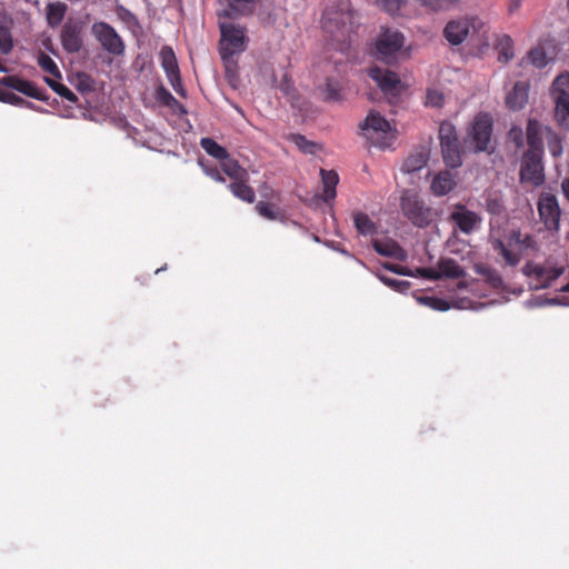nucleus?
<instances>
[{
	"label": "nucleus",
	"mask_w": 569,
	"mask_h": 569,
	"mask_svg": "<svg viewBox=\"0 0 569 569\" xmlns=\"http://www.w3.org/2000/svg\"><path fill=\"white\" fill-rule=\"evenodd\" d=\"M37 60L43 71L58 78L61 77L58 66L48 54L40 52Z\"/></svg>",
	"instance_id": "obj_37"
},
{
	"label": "nucleus",
	"mask_w": 569,
	"mask_h": 569,
	"mask_svg": "<svg viewBox=\"0 0 569 569\" xmlns=\"http://www.w3.org/2000/svg\"><path fill=\"white\" fill-rule=\"evenodd\" d=\"M551 98L555 104L557 123L569 130V73L559 74L551 86Z\"/></svg>",
	"instance_id": "obj_5"
},
{
	"label": "nucleus",
	"mask_w": 569,
	"mask_h": 569,
	"mask_svg": "<svg viewBox=\"0 0 569 569\" xmlns=\"http://www.w3.org/2000/svg\"><path fill=\"white\" fill-rule=\"evenodd\" d=\"M207 173L218 182H224V178L221 176L218 169H211Z\"/></svg>",
	"instance_id": "obj_57"
},
{
	"label": "nucleus",
	"mask_w": 569,
	"mask_h": 569,
	"mask_svg": "<svg viewBox=\"0 0 569 569\" xmlns=\"http://www.w3.org/2000/svg\"><path fill=\"white\" fill-rule=\"evenodd\" d=\"M322 27L332 46L340 52L349 56L358 46L360 22L350 0H338L335 7L327 9Z\"/></svg>",
	"instance_id": "obj_1"
},
{
	"label": "nucleus",
	"mask_w": 569,
	"mask_h": 569,
	"mask_svg": "<svg viewBox=\"0 0 569 569\" xmlns=\"http://www.w3.org/2000/svg\"><path fill=\"white\" fill-rule=\"evenodd\" d=\"M361 129L365 131L367 139L380 148L390 146L395 138L390 122L378 112L371 111Z\"/></svg>",
	"instance_id": "obj_6"
},
{
	"label": "nucleus",
	"mask_w": 569,
	"mask_h": 569,
	"mask_svg": "<svg viewBox=\"0 0 569 569\" xmlns=\"http://www.w3.org/2000/svg\"><path fill=\"white\" fill-rule=\"evenodd\" d=\"M200 146L208 154L218 160L228 158V151L211 138H202L200 140Z\"/></svg>",
	"instance_id": "obj_30"
},
{
	"label": "nucleus",
	"mask_w": 569,
	"mask_h": 569,
	"mask_svg": "<svg viewBox=\"0 0 569 569\" xmlns=\"http://www.w3.org/2000/svg\"><path fill=\"white\" fill-rule=\"evenodd\" d=\"M542 153L526 151L521 159L520 179L522 182L540 186L545 180Z\"/></svg>",
	"instance_id": "obj_10"
},
{
	"label": "nucleus",
	"mask_w": 569,
	"mask_h": 569,
	"mask_svg": "<svg viewBox=\"0 0 569 569\" xmlns=\"http://www.w3.org/2000/svg\"><path fill=\"white\" fill-rule=\"evenodd\" d=\"M419 301L437 311H447L450 308V303L443 300V298L421 297Z\"/></svg>",
	"instance_id": "obj_42"
},
{
	"label": "nucleus",
	"mask_w": 569,
	"mask_h": 569,
	"mask_svg": "<svg viewBox=\"0 0 569 569\" xmlns=\"http://www.w3.org/2000/svg\"><path fill=\"white\" fill-rule=\"evenodd\" d=\"M476 272L485 278V280L495 289L503 287V278L498 273L497 270L488 266H479L476 268Z\"/></svg>",
	"instance_id": "obj_31"
},
{
	"label": "nucleus",
	"mask_w": 569,
	"mask_h": 569,
	"mask_svg": "<svg viewBox=\"0 0 569 569\" xmlns=\"http://www.w3.org/2000/svg\"><path fill=\"white\" fill-rule=\"evenodd\" d=\"M405 43V37L398 30L386 29L377 37L375 57L385 62H391Z\"/></svg>",
	"instance_id": "obj_8"
},
{
	"label": "nucleus",
	"mask_w": 569,
	"mask_h": 569,
	"mask_svg": "<svg viewBox=\"0 0 569 569\" xmlns=\"http://www.w3.org/2000/svg\"><path fill=\"white\" fill-rule=\"evenodd\" d=\"M382 8L390 14H396L400 11L402 1L401 0H379Z\"/></svg>",
	"instance_id": "obj_49"
},
{
	"label": "nucleus",
	"mask_w": 569,
	"mask_h": 569,
	"mask_svg": "<svg viewBox=\"0 0 569 569\" xmlns=\"http://www.w3.org/2000/svg\"><path fill=\"white\" fill-rule=\"evenodd\" d=\"M456 186V181L450 171H440L435 176L431 182V191L436 196H445L450 192Z\"/></svg>",
	"instance_id": "obj_20"
},
{
	"label": "nucleus",
	"mask_w": 569,
	"mask_h": 569,
	"mask_svg": "<svg viewBox=\"0 0 569 569\" xmlns=\"http://www.w3.org/2000/svg\"><path fill=\"white\" fill-rule=\"evenodd\" d=\"M429 159V152L426 149H420L410 154L403 162L401 171L405 173H412L422 169Z\"/></svg>",
	"instance_id": "obj_21"
},
{
	"label": "nucleus",
	"mask_w": 569,
	"mask_h": 569,
	"mask_svg": "<svg viewBox=\"0 0 569 569\" xmlns=\"http://www.w3.org/2000/svg\"><path fill=\"white\" fill-rule=\"evenodd\" d=\"M403 213H421V208L418 207L416 196L410 192H403L401 196Z\"/></svg>",
	"instance_id": "obj_41"
},
{
	"label": "nucleus",
	"mask_w": 569,
	"mask_h": 569,
	"mask_svg": "<svg viewBox=\"0 0 569 569\" xmlns=\"http://www.w3.org/2000/svg\"><path fill=\"white\" fill-rule=\"evenodd\" d=\"M561 292H569V281L561 288Z\"/></svg>",
	"instance_id": "obj_60"
},
{
	"label": "nucleus",
	"mask_w": 569,
	"mask_h": 569,
	"mask_svg": "<svg viewBox=\"0 0 569 569\" xmlns=\"http://www.w3.org/2000/svg\"><path fill=\"white\" fill-rule=\"evenodd\" d=\"M527 60L536 68H543L547 64L546 53L540 48H535L530 50L528 52Z\"/></svg>",
	"instance_id": "obj_44"
},
{
	"label": "nucleus",
	"mask_w": 569,
	"mask_h": 569,
	"mask_svg": "<svg viewBox=\"0 0 569 569\" xmlns=\"http://www.w3.org/2000/svg\"><path fill=\"white\" fill-rule=\"evenodd\" d=\"M159 97L162 100V102L168 107H172L173 104L178 103L177 99L164 89L159 92Z\"/></svg>",
	"instance_id": "obj_53"
},
{
	"label": "nucleus",
	"mask_w": 569,
	"mask_h": 569,
	"mask_svg": "<svg viewBox=\"0 0 569 569\" xmlns=\"http://www.w3.org/2000/svg\"><path fill=\"white\" fill-rule=\"evenodd\" d=\"M492 123L488 116L476 118L469 132L476 152L488 151L491 139Z\"/></svg>",
	"instance_id": "obj_12"
},
{
	"label": "nucleus",
	"mask_w": 569,
	"mask_h": 569,
	"mask_svg": "<svg viewBox=\"0 0 569 569\" xmlns=\"http://www.w3.org/2000/svg\"><path fill=\"white\" fill-rule=\"evenodd\" d=\"M91 31L107 52L113 56H122L124 53V42L112 26L103 21L94 22Z\"/></svg>",
	"instance_id": "obj_9"
},
{
	"label": "nucleus",
	"mask_w": 569,
	"mask_h": 569,
	"mask_svg": "<svg viewBox=\"0 0 569 569\" xmlns=\"http://www.w3.org/2000/svg\"><path fill=\"white\" fill-rule=\"evenodd\" d=\"M161 64L167 73V78L173 90L179 94H184L177 59L170 47H163L160 51Z\"/></svg>",
	"instance_id": "obj_13"
},
{
	"label": "nucleus",
	"mask_w": 569,
	"mask_h": 569,
	"mask_svg": "<svg viewBox=\"0 0 569 569\" xmlns=\"http://www.w3.org/2000/svg\"><path fill=\"white\" fill-rule=\"evenodd\" d=\"M451 218L455 220L456 226L465 233H470L481 226L480 216H451Z\"/></svg>",
	"instance_id": "obj_28"
},
{
	"label": "nucleus",
	"mask_w": 569,
	"mask_h": 569,
	"mask_svg": "<svg viewBox=\"0 0 569 569\" xmlns=\"http://www.w3.org/2000/svg\"><path fill=\"white\" fill-rule=\"evenodd\" d=\"M379 279L389 288L398 291V292H406L410 289V282L407 280H398L390 278L388 276H379Z\"/></svg>",
	"instance_id": "obj_43"
},
{
	"label": "nucleus",
	"mask_w": 569,
	"mask_h": 569,
	"mask_svg": "<svg viewBox=\"0 0 569 569\" xmlns=\"http://www.w3.org/2000/svg\"><path fill=\"white\" fill-rule=\"evenodd\" d=\"M355 227L362 236H373L378 232L377 224L369 219V216H353Z\"/></svg>",
	"instance_id": "obj_34"
},
{
	"label": "nucleus",
	"mask_w": 569,
	"mask_h": 569,
	"mask_svg": "<svg viewBox=\"0 0 569 569\" xmlns=\"http://www.w3.org/2000/svg\"><path fill=\"white\" fill-rule=\"evenodd\" d=\"M61 44L69 53L79 52L82 48V27L78 22H66L61 29Z\"/></svg>",
	"instance_id": "obj_15"
},
{
	"label": "nucleus",
	"mask_w": 569,
	"mask_h": 569,
	"mask_svg": "<svg viewBox=\"0 0 569 569\" xmlns=\"http://www.w3.org/2000/svg\"><path fill=\"white\" fill-rule=\"evenodd\" d=\"M257 209L259 210V213H263V214H267V213H273L267 203L260 201L257 206Z\"/></svg>",
	"instance_id": "obj_58"
},
{
	"label": "nucleus",
	"mask_w": 569,
	"mask_h": 569,
	"mask_svg": "<svg viewBox=\"0 0 569 569\" xmlns=\"http://www.w3.org/2000/svg\"><path fill=\"white\" fill-rule=\"evenodd\" d=\"M0 99L9 103H17L22 101V99L16 96L14 93H3Z\"/></svg>",
	"instance_id": "obj_56"
},
{
	"label": "nucleus",
	"mask_w": 569,
	"mask_h": 569,
	"mask_svg": "<svg viewBox=\"0 0 569 569\" xmlns=\"http://www.w3.org/2000/svg\"><path fill=\"white\" fill-rule=\"evenodd\" d=\"M221 57H236L247 50L249 37L244 26L229 19H219Z\"/></svg>",
	"instance_id": "obj_3"
},
{
	"label": "nucleus",
	"mask_w": 569,
	"mask_h": 569,
	"mask_svg": "<svg viewBox=\"0 0 569 569\" xmlns=\"http://www.w3.org/2000/svg\"><path fill=\"white\" fill-rule=\"evenodd\" d=\"M481 27L482 22L477 17H461L446 24L443 37L451 46H459Z\"/></svg>",
	"instance_id": "obj_7"
},
{
	"label": "nucleus",
	"mask_w": 569,
	"mask_h": 569,
	"mask_svg": "<svg viewBox=\"0 0 569 569\" xmlns=\"http://www.w3.org/2000/svg\"><path fill=\"white\" fill-rule=\"evenodd\" d=\"M437 271L438 274H440V278L446 277L451 279H458L465 277V270L452 258H441L438 261Z\"/></svg>",
	"instance_id": "obj_22"
},
{
	"label": "nucleus",
	"mask_w": 569,
	"mask_h": 569,
	"mask_svg": "<svg viewBox=\"0 0 569 569\" xmlns=\"http://www.w3.org/2000/svg\"><path fill=\"white\" fill-rule=\"evenodd\" d=\"M289 140L305 153L315 154L320 149L317 143L298 133L290 134Z\"/></svg>",
	"instance_id": "obj_35"
},
{
	"label": "nucleus",
	"mask_w": 569,
	"mask_h": 569,
	"mask_svg": "<svg viewBox=\"0 0 569 569\" xmlns=\"http://www.w3.org/2000/svg\"><path fill=\"white\" fill-rule=\"evenodd\" d=\"M224 66V73L228 82L237 88L239 83L238 62L234 57H221Z\"/></svg>",
	"instance_id": "obj_33"
},
{
	"label": "nucleus",
	"mask_w": 569,
	"mask_h": 569,
	"mask_svg": "<svg viewBox=\"0 0 569 569\" xmlns=\"http://www.w3.org/2000/svg\"><path fill=\"white\" fill-rule=\"evenodd\" d=\"M13 48V41L10 28L8 26H0V51L3 54L10 53Z\"/></svg>",
	"instance_id": "obj_40"
},
{
	"label": "nucleus",
	"mask_w": 569,
	"mask_h": 569,
	"mask_svg": "<svg viewBox=\"0 0 569 569\" xmlns=\"http://www.w3.org/2000/svg\"><path fill=\"white\" fill-rule=\"evenodd\" d=\"M549 127L540 123L538 120L530 119L526 128L528 152L542 153L545 151L543 141L547 139Z\"/></svg>",
	"instance_id": "obj_14"
},
{
	"label": "nucleus",
	"mask_w": 569,
	"mask_h": 569,
	"mask_svg": "<svg viewBox=\"0 0 569 569\" xmlns=\"http://www.w3.org/2000/svg\"><path fill=\"white\" fill-rule=\"evenodd\" d=\"M510 139L516 143L518 148L523 146L522 130L518 127H513L509 131Z\"/></svg>",
	"instance_id": "obj_52"
},
{
	"label": "nucleus",
	"mask_w": 569,
	"mask_h": 569,
	"mask_svg": "<svg viewBox=\"0 0 569 569\" xmlns=\"http://www.w3.org/2000/svg\"><path fill=\"white\" fill-rule=\"evenodd\" d=\"M383 268L395 274L406 276V277H415L413 271L407 267L400 264H393L391 262H385Z\"/></svg>",
	"instance_id": "obj_47"
},
{
	"label": "nucleus",
	"mask_w": 569,
	"mask_h": 569,
	"mask_svg": "<svg viewBox=\"0 0 569 569\" xmlns=\"http://www.w3.org/2000/svg\"><path fill=\"white\" fill-rule=\"evenodd\" d=\"M440 146L443 161L448 167L458 168L462 164L458 142L441 143Z\"/></svg>",
	"instance_id": "obj_24"
},
{
	"label": "nucleus",
	"mask_w": 569,
	"mask_h": 569,
	"mask_svg": "<svg viewBox=\"0 0 569 569\" xmlns=\"http://www.w3.org/2000/svg\"><path fill=\"white\" fill-rule=\"evenodd\" d=\"M523 0H509L508 12L510 14L516 13L521 7Z\"/></svg>",
	"instance_id": "obj_55"
},
{
	"label": "nucleus",
	"mask_w": 569,
	"mask_h": 569,
	"mask_svg": "<svg viewBox=\"0 0 569 569\" xmlns=\"http://www.w3.org/2000/svg\"><path fill=\"white\" fill-rule=\"evenodd\" d=\"M540 218H543V223L547 228H559L560 216H540Z\"/></svg>",
	"instance_id": "obj_54"
},
{
	"label": "nucleus",
	"mask_w": 569,
	"mask_h": 569,
	"mask_svg": "<svg viewBox=\"0 0 569 569\" xmlns=\"http://www.w3.org/2000/svg\"><path fill=\"white\" fill-rule=\"evenodd\" d=\"M369 76L385 93L396 94L400 91L401 81L395 72L372 67Z\"/></svg>",
	"instance_id": "obj_16"
},
{
	"label": "nucleus",
	"mask_w": 569,
	"mask_h": 569,
	"mask_svg": "<svg viewBox=\"0 0 569 569\" xmlns=\"http://www.w3.org/2000/svg\"><path fill=\"white\" fill-rule=\"evenodd\" d=\"M439 139L441 143L458 142L455 127L449 122H443L439 127Z\"/></svg>",
	"instance_id": "obj_38"
},
{
	"label": "nucleus",
	"mask_w": 569,
	"mask_h": 569,
	"mask_svg": "<svg viewBox=\"0 0 569 569\" xmlns=\"http://www.w3.org/2000/svg\"><path fill=\"white\" fill-rule=\"evenodd\" d=\"M508 222V216H495L490 220V237L492 249L502 256L506 263L516 267L522 254L538 251V244L530 234L521 236L519 230H511L507 236V242L499 232V228Z\"/></svg>",
	"instance_id": "obj_2"
},
{
	"label": "nucleus",
	"mask_w": 569,
	"mask_h": 569,
	"mask_svg": "<svg viewBox=\"0 0 569 569\" xmlns=\"http://www.w3.org/2000/svg\"><path fill=\"white\" fill-rule=\"evenodd\" d=\"M567 262H557L551 258H547L543 264L529 261L522 267V274L530 278L533 283V290H541L549 288L553 281L566 272Z\"/></svg>",
	"instance_id": "obj_4"
},
{
	"label": "nucleus",
	"mask_w": 569,
	"mask_h": 569,
	"mask_svg": "<svg viewBox=\"0 0 569 569\" xmlns=\"http://www.w3.org/2000/svg\"><path fill=\"white\" fill-rule=\"evenodd\" d=\"M222 161V170L227 176H229L234 181L244 180V178L248 176L247 171L242 167H240L236 160L230 159L228 157Z\"/></svg>",
	"instance_id": "obj_32"
},
{
	"label": "nucleus",
	"mask_w": 569,
	"mask_h": 569,
	"mask_svg": "<svg viewBox=\"0 0 569 569\" xmlns=\"http://www.w3.org/2000/svg\"><path fill=\"white\" fill-rule=\"evenodd\" d=\"M46 81L49 84V87L62 98L67 99L70 102L77 101V96L67 86L49 78H47Z\"/></svg>",
	"instance_id": "obj_39"
},
{
	"label": "nucleus",
	"mask_w": 569,
	"mask_h": 569,
	"mask_svg": "<svg viewBox=\"0 0 569 569\" xmlns=\"http://www.w3.org/2000/svg\"><path fill=\"white\" fill-rule=\"evenodd\" d=\"M340 87L337 82L329 80L326 84L325 98L326 100L336 101L339 100Z\"/></svg>",
	"instance_id": "obj_48"
},
{
	"label": "nucleus",
	"mask_w": 569,
	"mask_h": 569,
	"mask_svg": "<svg viewBox=\"0 0 569 569\" xmlns=\"http://www.w3.org/2000/svg\"><path fill=\"white\" fill-rule=\"evenodd\" d=\"M0 86L17 90L28 97L42 100L39 89L31 82L16 76H8L0 79Z\"/></svg>",
	"instance_id": "obj_18"
},
{
	"label": "nucleus",
	"mask_w": 569,
	"mask_h": 569,
	"mask_svg": "<svg viewBox=\"0 0 569 569\" xmlns=\"http://www.w3.org/2000/svg\"><path fill=\"white\" fill-rule=\"evenodd\" d=\"M421 7L432 12L449 11L455 9L458 0H416Z\"/></svg>",
	"instance_id": "obj_29"
},
{
	"label": "nucleus",
	"mask_w": 569,
	"mask_h": 569,
	"mask_svg": "<svg viewBox=\"0 0 569 569\" xmlns=\"http://www.w3.org/2000/svg\"><path fill=\"white\" fill-rule=\"evenodd\" d=\"M498 60L500 62H509L513 58V41L509 36H502L496 43Z\"/></svg>",
	"instance_id": "obj_27"
},
{
	"label": "nucleus",
	"mask_w": 569,
	"mask_h": 569,
	"mask_svg": "<svg viewBox=\"0 0 569 569\" xmlns=\"http://www.w3.org/2000/svg\"><path fill=\"white\" fill-rule=\"evenodd\" d=\"M267 218H270V219H274L277 216H273V214H269V216H266Z\"/></svg>",
	"instance_id": "obj_62"
},
{
	"label": "nucleus",
	"mask_w": 569,
	"mask_h": 569,
	"mask_svg": "<svg viewBox=\"0 0 569 569\" xmlns=\"http://www.w3.org/2000/svg\"><path fill=\"white\" fill-rule=\"evenodd\" d=\"M0 72H7V69L0 63Z\"/></svg>",
	"instance_id": "obj_61"
},
{
	"label": "nucleus",
	"mask_w": 569,
	"mask_h": 569,
	"mask_svg": "<svg viewBox=\"0 0 569 569\" xmlns=\"http://www.w3.org/2000/svg\"><path fill=\"white\" fill-rule=\"evenodd\" d=\"M529 86L526 82H517L511 92L506 97L507 106L512 110H520L528 101Z\"/></svg>",
	"instance_id": "obj_19"
},
{
	"label": "nucleus",
	"mask_w": 569,
	"mask_h": 569,
	"mask_svg": "<svg viewBox=\"0 0 569 569\" xmlns=\"http://www.w3.org/2000/svg\"><path fill=\"white\" fill-rule=\"evenodd\" d=\"M546 141H547L549 152L553 158H558L562 154L563 148H562L561 138L550 127H549V132L547 133Z\"/></svg>",
	"instance_id": "obj_36"
},
{
	"label": "nucleus",
	"mask_w": 569,
	"mask_h": 569,
	"mask_svg": "<svg viewBox=\"0 0 569 569\" xmlns=\"http://www.w3.org/2000/svg\"><path fill=\"white\" fill-rule=\"evenodd\" d=\"M445 102V96L441 91L429 89L426 96V106L432 108H441Z\"/></svg>",
	"instance_id": "obj_45"
},
{
	"label": "nucleus",
	"mask_w": 569,
	"mask_h": 569,
	"mask_svg": "<svg viewBox=\"0 0 569 569\" xmlns=\"http://www.w3.org/2000/svg\"><path fill=\"white\" fill-rule=\"evenodd\" d=\"M412 222L417 226H421L423 223H429L428 220H425V216H418V214L412 216Z\"/></svg>",
	"instance_id": "obj_59"
},
{
	"label": "nucleus",
	"mask_w": 569,
	"mask_h": 569,
	"mask_svg": "<svg viewBox=\"0 0 569 569\" xmlns=\"http://www.w3.org/2000/svg\"><path fill=\"white\" fill-rule=\"evenodd\" d=\"M371 246L373 251L381 256L395 258L400 261L407 259V251L403 250V248L392 239H372Z\"/></svg>",
	"instance_id": "obj_17"
},
{
	"label": "nucleus",
	"mask_w": 569,
	"mask_h": 569,
	"mask_svg": "<svg viewBox=\"0 0 569 569\" xmlns=\"http://www.w3.org/2000/svg\"><path fill=\"white\" fill-rule=\"evenodd\" d=\"M322 186H323V201L329 202L336 197V187L339 182L338 173L333 170H320Z\"/></svg>",
	"instance_id": "obj_23"
},
{
	"label": "nucleus",
	"mask_w": 569,
	"mask_h": 569,
	"mask_svg": "<svg viewBox=\"0 0 569 569\" xmlns=\"http://www.w3.org/2000/svg\"><path fill=\"white\" fill-rule=\"evenodd\" d=\"M119 17L131 27L139 26L137 17L128 9L120 7L119 10Z\"/></svg>",
	"instance_id": "obj_50"
},
{
	"label": "nucleus",
	"mask_w": 569,
	"mask_h": 569,
	"mask_svg": "<svg viewBox=\"0 0 569 569\" xmlns=\"http://www.w3.org/2000/svg\"><path fill=\"white\" fill-rule=\"evenodd\" d=\"M415 277H422L430 280H438L440 279V274H438V271L433 268H418L413 272Z\"/></svg>",
	"instance_id": "obj_51"
},
{
	"label": "nucleus",
	"mask_w": 569,
	"mask_h": 569,
	"mask_svg": "<svg viewBox=\"0 0 569 569\" xmlns=\"http://www.w3.org/2000/svg\"><path fill=\"white\" fill-rule=\"evenodd\" d=\"M221 9L217 14L219 19L234 20L252 16L260 0H219Z\"/></svg>",
	"instance_id": "obj_11"
},
{
	"label": "nucleus",
	"mask_w": 569,
	"mask_h": 569,
	"mask_svg": "<svg viewBox=\"0 0 569 569\" xmlns=\"http://www.w3.org/2000/svg\"><path fill=\"white\" fill-rule=\"evenodd\" d=\"M67 6L63 2L49 3L47 7V21L52 28L58 27L66 14Z\"/></svg>",
	"instance_id": "obj_25"
},
{
	"label": "nucleus",
	"mask_w": 569,
	"mask_h": 569,
	"mask_svg": "<svg viewBox=\"0 0 569 569\" xmlns=\"http://www.w3.org/2000/svg\"><path fill=\"white\" fill-rule=\"evenodd\" d=\"M229 189L234 197L242 201L248 203H252L254 201V191L247 183H244V180H237L231 182L229 184Z\"/></svg>",
	"instance_id": "obj_26"
},
{
	"label": "nucleus",
	"mask_w": 569,
	"mask_h": 569,
	"mask_svg": "<svg viewBox=\"0 0 569 569\" xmlns=\"http://www.w3.org/2000/svg\"><path fill=\"white\" fill-rule=\"evenodd\" d=\"M545 209L547 210V213H560L558 211V202L555 196H546L539 201V213H545Z\"/></svg>",
	"instance_id": "obj_46"
}]
</instances>
